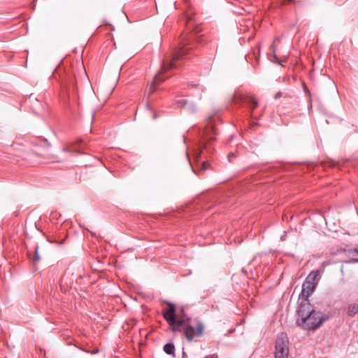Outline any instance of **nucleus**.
Instances as JSON below:
<instances>
[{
	"mask_svg": "<svg viewBox=\"0 0 358 358\" xmlns=\"http://www.w3.org/2000/svg\"><path fill=\"white\" fill-rule=\"evenodd\" d=\"M289 341L286 334L281 333L276 338L275 358H287Z\"/></svg>",
	"mask_w": 358,
	"mask_h": 358,
	"instance_id": "nucleus-6",
	"label": "nucleus"
},
{
	"mask_svg": "<svg viewBox=\"0 0 358 358\" xmlns=\"http://www.w3.org/2000/svg\"><path fill=\"white\" fill-rule=\"evenodd\" d=\"M241 101L243 104H247L250 106L251 112L257 107L258 103L257 101L250 96H244L241 99Z\"/></svg>",
	"mask_w": 358,
	"mask_h": 358,
	"instance_id": "nucleus-10",
	"label": "nucleus"
},
{
	"mask_svg": "<svg viewBox=\"0 0 358 358\" xmlns=\"http://www.w3.org/2000/svg\"><path fill=\"white\" fill-rule=\"evenodd\" d=\"M315 315L310 320H306L305 322H301V327L305 329L314 330L321 326L325 319L320 311L314 310Z\"/></svg>",
	"mask_w": 358,
	"mask_h": 358,
	"instance_id": "nucleus-8",
	"label": "nucleus"
},
{
	"mask_svg": "<svg viewBox=\"0 0 358 358\" xmlns=\"http://www.w3.org/2000/svg\"><path fill=\"white\" fill-rule=\"evenodd\" d=\"M157 118V115L156 114H154L153 115V119H156Z\"/></svg>",
	"mask_w": 358,
	"mask_h": 358,
	"instance_id": "nucleus-20",
	"label": "nucleus"
},
{
	"mask_svg": "<svg viewBox=\"0 0 358 358\" xmlns=\"http://www.w3.org/2000/svg\"><path fill=\"white\" fill-rule=\"evenodd\" d=\"M163 317L170 325L172 331L178 332L180 327L185 325L183 319H178L176 313V306L172 303H168V307L163 310Z\"/></svg>",
	"mask_w": 358,
	"mask_h": 358,
	"instance_id": "nucleus-3",
	"label": "nucleus"
},
{
	"mask_svg": "<svg viewBox=\"0 0 358 358\" xmlns=\"http://www.w3.org/2000/svg\"><path fill=\"white\" fill-rule=\"evenodd\" d=\"M282 96V93L281 92H278L274 96L275 99H278L279 98H280Z\"/></svg>",
	"mask_w": 358,
	"mask_h": 358,
	"instance_id": "nucleus-14",
	"label": "nucleus"
},
{
	"mask_svg": "<svg viewBox=\"0 0 358 358\" xmlns=\"http://www.w3.org/2000/svg\"><path fill=\"white\" fill-rule=\"evenodd\" d=\"M200 134V143L197 150H195L194 157L198 159L200 157L202 152L206 150L210 152L211 149L208 145V143L215 138L216 131L215 129L214 122L212 117H209L206 120V124L205 128L199 131Z\"/></svg>",
	"mask_w": 358,
	"mask_h": 358,
	"instance_id": "nucleus-2",
	"label": "nucleus"
},
{
	"mask_svg": "<svg viewBox=\"0 0 358 358\" xmlns=\"http://www.w3.org/2000/svg\"><path fill=\"white\" fill-rule=\"evenodd\" d=\"M97 352H99V350H94V352H92L91 353H92V354H95V353H97Z\"/></svg>",
	"mask_w": 358,
	"mask_h": 358,
	"instance_id": "nucleus-18",
	"label": "nucleus"
},
{
	"mask_svg": "<svg viewBox=\"0 0 358 358\" xmlns=\"http://www.w3.org/2000/svg\"><path fill=\"white\" fill-rule=\"evenodd\" d=\"M288 2L292 3L294 1V0H287Z\"/></svg>",
	"mask_w": 358,
	"mask_h": 358,
	"instance_id": "nucleus-19",
	"label": "nucleus"
},
{
	"mask_svg": "<svg viewBox=\"0 0 358 358\" xmlns=\"http://www.w3.org/2000/svg\"><path fill=\"white\" fill-rule=\"evenodd\" d=\"M41 259V257L38 255V247L36 245L35 247V251H34V262H38L40 261Z\"/></svg>",
	"mask_w": 358,
	"mask_h": 358,
	"instance_id": "nucleus-13",
	"label": "nucleus"
},
{
	"mask_svg": "<svg viewBox=\"0 0 358 358\" xmlns=\"http://www.w3.org/2000/svg\"><path fill=\"white\" fill-rule=\"evenodd\" d=\"M357 313H358V304L350 305L348 308V315L350 317H353Z\"/></svg>",
	"mask_w": 358,
	"mask_h": 358,
	"instance_id": "nucleus-12",
	"label": "nucleus"
},
{
	"mask_svg": "<svg viewBox=\"0 0 358 358\" xmlns=\"http://www.w3.org/2000/svg\"><path fill=\"white\" fill-rule=\"evenodd\" d=\"M314 310L308 299L299 298L298 301L297 315L298 319L296 323L301 325V322H305L306 320H310L313 317Z\"/></svg>",
	"mask_w": 358,
	"mask_h": 358,
	"instance_id": "nucleus-4",
	"label": "nucleus"
},
{
	"mask_svg": "<svg viewBox=\"0 0 358 358\" xmlns=\"http://www.w3.org/2000/svg\"><path fill=\"white\" fill-rule=\"evenodd\" d=\"M275 40H276L275 38L273 40V43H272L271 45V48H272V49H273L274 43H275Z\"/></svg>",
	"mask_w": 358,
	"mask_h": 358,
	"instance_id": "nucleus-16",
	"label": "nucleus"
},
{
	"mask_svg": "<svg viewBox=\"0 0 358 358\" xmlns=\"http://www.w3.org/2000/svg\"><path fill=\"white\" fill-rule=\"evenodd\" d=\"M234 157V153H230L229 155H228V158H229V160L230 161V157Z\"/></svg>",
	"mask_w": 358,
	"mask_h": 358,
	"instance_id": "nucleus-17",
	"label": "nucleus"
},
{
	"mask_svg": "<svg viewBox=\"0 0 358 358\" xmlns=\"http://www.w3.org/2000/svg\"><path fill=\"white\" fill-rule=\"evenodd\" d=\"M204 324L201 322H198L196 328L191 324H185L184 329V336L187 341L191 342L195 337H201L203 335Z\"/></svg>",
	"mask_w": 358,
	"mask_h": 358,
	"instance_id": "nucleus-7",
	"label": "nucleus"
},
{
	"mask_svg": "<svg viewBox=\"0 0 358 358\" xmlns=\"http://www.w3.org/2000/svg\"><path fill=\"white\" fill-rule=\"evenodd\" d=\"M318 275V271H312L306 278L303 285L302 290L299 294V298L308 299L315 291L316 283L315 280Z\"/></svg>",
	"mask_w": 358,
	"mask_h": 358,
	"instance_id": "nucleus-5",
	"label": "nucleus"
},
{
	"mask_svg": "<svg viewBox=\"0 0 358 358\" xmlns=\"http://www.w3.org/2000/svg\"><path fill=\"white\" fill-rule=\"evenodd\" d=\"M357 253H358V250H357Z\"/></svg>",
	"mask_w": 358,
	"mask_h": 358,
	"instance_id": "nucleus-21",
	"label": "nucleus"
},
{
	"mask_svg": "<svg viewBox=\"0 0 358 358\" xmlns=\"http://www.w3.org/2000/svg\"><path fill=\"white\" fill-rule=\"evenodd\" d=\"M184 24L186 27V34H183V36L180 45V48L176 52L166 56V57L164 59L161 66L160 71L155 76L150 86L147 87L145 90L144 95L145 96H147L148 99H149L150 96L156 91L157 86L164 80V78L161 77L162 74L164 73L170 69L177 68L179 66V64H177L179 60L187 58V52L189 51V48H186V45L189 44V41L190 39H186V34L193 31H194L195 34H198L201 31L199 23L194 16L190 15H186L184 18Z\"/></svg>",
	"mask_w": 358,
	"mask_h": 358,
	"instance_id": "nucleus-1",
	"label": "nucleus"
},
{
	"mask_svg": "<svg viewBox=\"0 0 358 358\" xmlns=\"http://www.w3.org/2000/svg\"><path fill=\"white\" fill-rule=\"evenodd\" d=\"M176 103L178 106L182 107L190 113H194L196 111V106L192 103H188L185 99H176Z\"/></svg>",
	"mask_w": 358,
	"mask_h": 358,
	"instance_id": "nucleus-9",
	"label": "nucleus"
},
{
	"mask_svg": "<svg viewBox=\"0 0 358 358\" xmlns=\"http://www.w3.org/2000/svg\"><path fill=\"white\" fill-rule=\"evenodd\" d=\"M164 352L169 355H171L173 357H176L175 354V346L172 343H167L164 346Z\"/></svg>",
	"mask_w": 358,
	"mask_h": 358,
	"instance_id": "nucleus-11",
	"label": "nucleus"
},
{
	"mask_svg": "<svg viewBox=\"0 0 358 358\" xmlns=\"http://www.w3.org/2000/svg\"><path fill=\"white\" fill-rule=\"evenodd\" d=\"M201 169L202 170L207 169V163L206 162H203Z\"/></svg>",
	"mask_w": 358,
	"mask_h": 358,
	"instance_id": "nucleus-15",
	"label": "nucleus"
}]
</instances>
